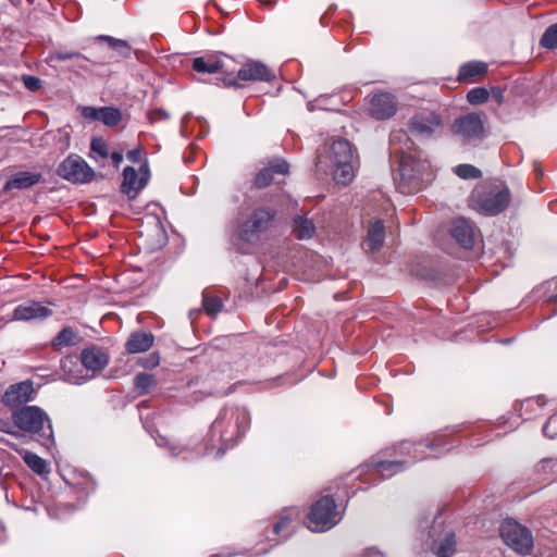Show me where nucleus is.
Wrapping results in <instances>:
<instances>
[{"label":"nucleus","mask_w":557,"mask_h":557,"mask_svg":"<svg viewBox=\"0 0 557 557\" xmlns=\"http://www.w3.org/2000/svg\"><path fill=\"white\" fill-rule=\"evenodd\" d=\"M449 448L441 433L428 435L419 442L401 441L372 456L362 466L360 474L364 476V482L375 484L383 479L392 478L409 465L429 457H437Z\"/></svg>","instance_id":"f257e3e1"},{"label":"nucleus","mask_w":557,"mask_h":557,"mask_svg":"<svg viewBox=\"0 0 557 557\" xmlns=\"http://www.w3.org/2000/svg\"><path fill=\"white\" fill-rule=\"evenodd\" d=\"M250 414L243 407H224L211 424L205 449L198 455L222 456L233 443L246 432Z\"/></svg>","instance_id":"f03ea898"},{"label":"nucleus","mask_w":557,"mask_h":557,"mask_svg":"<svg viewBox=\"0 0 557 557\" xmlns=\"http://www.w3.org/2000/svg\"><path fill=\"white\" fill-rule=\"evenodd\" d=\"M511 199L509 188L495 182L476 187L470 196V206L473 210L485 215H496L503 212Z\"/></svg>","instance_id":"7ed1b4c3"},{"label":"nucleus","mask_w":557,"mask_h":557,"mask_svg":"<svg viewBox=\"0 0 557 557\" xmlns=\"http://www.w3.org/2000/svg\"><path fill=\"white\" fill-rule=\"evenodd\" d=\"M12 421L16 428L26 433L38 434L42 437H52V425L48 414L37 406H24L12 413Z\"/></svg>","instance_id":"20e7f679"},{"label":"nucleus","mask_w":557,"mask_h":557,"mask_svg":"<svg viewBox=\"0 0 557 557\" xmlns=\"http://www.w3.org/2000/svg\"><path fill=\"white\" fill-rule=\"evenodd\" d=\"M342 520V513L337 509L332 496H323L310 508L307 528L312 532H326Z\"/></svg>","instance_id":"39448f33"},{"label":"nucleus","mask_w":557,"mask_h":557,"mask_svg":"<svg viewBox=\"0 0 557 557\" xmlns=\"http://www.w3.org/2000/svg\"><path fill=\"white\" fill-rule=\"evenodd\" d=\"M499 534L503 542L519 555H530L534 547V539L530 529L515 519H505L499 527Z\"/></svg>","instance_id":"423d86ee"},{"label":"nucleus","mask_w":557,"mask_h":557,"mask_svg":"<svg viewBox=\"0 0 557 557\" xmlns=\"http://www.w3.org/2000/svg\"><path fill=\"white\" fill-rule=\"evenodd\" d=\"M276 212L268 208L255 209L238 226V238L245 243H256L261 234L265 233L273 224Z\"/></svg>","instance_id":"0eeeda50"},{"label":"nucleus","mask_w":557,"mask_h":557,"mask_svg":"<svg viewBox=\"0 0 557 557\" xmlns=\"http://www.w3.org/2000/svg\"><path fill=\"white\" fill-rule=\"evenodd\" d=\"M57 174L73 184H86L95 177V171L78 154H69L58 166Z\"/></svg>","instance_id":"6e6552de"},{"label":"nucleus","mask_w":557,"mask_h":557,"mask_svg":"<svg viewBox=\"0 0 557 557\" xmlns=\"http://www.w3.org/2000/svg\"><path fill=\"white\" fill-rule=\"evenodd\" d=\"M274 77L273 72L262 62L248 61L236 74L226 73L223 82L226 86L243 87L247 82H269Z\"/></svg>","instance_id":"1a4fd4ad"},{"label":"nucleus","mask_w":557,"mask_h":557,"mask_svg":"<svg viewBox=\"0 0 557 557\" xmlns=\"http://www.w3.org/2000/svg\"><path fill=\"white\" fill-rule=\"evenodd\" d=\"M150 172L147 161L139 168L137 172L132 166H126L123 171V181L121 191L128 199H135L138 194L146 187L149 182Z\"/></svg>","instance_id":"9d476101"},{"label":"nucleus","mask_w":557,"mask_h":557,"mask_svg":"<svg viewBox=\"0 0 557 557\" xmlns=\"http://www.w3.org/2000/svg\"><path fill=\"white\" fill-rule=\"evenodd\" d=\"M369 114L375 120H387L397 112V101L389 92H374L369 98Z\"/></svg>","instance_id":"9b49d317"},{"label":"nucleus","mask_w":557,"mask_h":557,"mask_svg":"<svg viewBox=\"0 0 557 557\" xmlns=\"http://www.w3.org/2000/svg\"><path fill=\"white\" fill-rule=\"evenodd\" d=\"M35 394L33 381L26 380L10 385L2 395L1 401L9 408H17L33 400Z\"/></svg>","instance_id":"f8f14e48"},{"label":"nucleus","mask_w":557,"mask_h":557,"mask_svg":"<svg viewBox=\"0 0 557 557\" xmlns=\"http://www.w3.org/2000/svg\"><path fill=\"white\" fill-rule=\"evenodd\" d=\"M354 158L350 143L346 139H338L332 143L326 157H318L317 166L326 171L329 166L354 160Z\"/></svg>","instance_id":"ddd939ff"},{"label":"nucleus","mask_w":557,"mask_h":557,"mask_svg":"<svg viewBox=\"0 0 557 557\" xmlns=\"http://www.w3.org/2000/svg\"><path fill=\"white\" fill-rule=\"evenodd\" d=\"M454 133L465 139H476L483 135V122L475 113L457 119L453 125Z\"/></svg>","instance_id":"4468645a"},{"label":"nucleus","mask_w":557,"mask_h":557,"mask_svg":"<svg viewBox=\"0 0 557 557\" xmlns=\"http://www.w3.org/2000/svg\"><path fill=\"white\" fill-rule=\"evenodd\" d=\"M52 314V310L37 301H27L18 305L12 312L13 321L45 320Z\"/></svg>","instance_id":"2eb2a0df"},{"label":"nucleus","mask_w":557,"mask_h":557,"mask_svg":"<svg viewBox=\"0 0 557 557\" xmlns=\"http://www.w3.org/2000/svg\"><path fill=\"white\" fill-rule=\"evenodd\" d=\"M441 124L442 119L440 114L434 111H428L416 114L409 123V128L416 135L430 136Z\"/></svg>","instance_id":"dca6fc26"},{"label":"nucleus","mask_w":557,"mask_h":557,"mask_svg":"<svg viewBox=\"0 0 557 557\" xmlns=\"http://www.w3.org/2000/svg\"><path fill=\"white\" fill-rule=\"evenodd\" d=\"M63 379L72 384H81L90 379L86 375V369L77 355H69L61 360Z\"/></svg>","instance_id":"f3484780"},{"label":"nucleus","mask_w":557,"mask_h":557,"mask_svg":"<svg viewBox=\"0 0 557 557\" xmlns=\"http://www.w3.org/2000/svg\"><path fill=\"white\" fill-rule=\"evenodd\" d=\"M42 181V174L39 172L20 171L10 175L2 191L8 193L13 189H28Z\"/></svg>","instance_id":"a211bd4d"},{"label":"nucleus","mask_w":557,"mask_h":557,"mask_svg":"<svg viewBox=\"0 0 557 557\" xmlns=\"http://www.w3.org/2000/svg\"><path fill=\"white\" fill-rule=\"evenodd\" d=\"M450 235L463 248H472L475 239V228L468 220L459 218L451 222Z\"/></svg>","instance_id":"6ab92c4d"},{"label":"nucleus","mask_w":557,"mask_h":557,"mask_svg":"<svg viewBox=\"0 0 557 557\" xmlns=\"http://www.w3.org/2000/svg\"><path fill=\"white\" fill-rule=\"evenodd\" d=\"M132 52L133 49L126 40L107 35V63H122L131 59Z\"/></svg>","instance_id":"aec40b11"},{"label":"nucleus","mask_w":557,"mask_h":557,"mask_svg":"<svg viewBox=\"0 0 557 557\" xmlns=\"http://www.w3.org/2000/svg\"><path fill=\"white\" fill-rule=\"evenodd\" d=\"M299 520L300 510L297 507L285 508L281 512L278 521L273 525L272 533L285 541L294 531L293 523Z\"/></svg>","instance_id":"412c9836"},{"label":"nucleus","mask_w":557,"mask_h":557,"mask_svg":"<svg viewBox=\"0 0 557 557\" xmlns=\"http://www.w3.org/2000/svg\"><path fill=\"white\" fill-rule=\"evenodd\" d=\"M288 164L284 160H274L267 168L259 171L255 177V186L264 188L275 181V175L288 174Z\"/></svg>","instance_id":"4be33fe9"},{"label":"nucleus","mask_w":557,"mask_h":557,"mask_svg":"<svg viewBox=\"0 0 557 557\" xmlns=\"http://www.w3.org/2000/svg\"><path fill=\"white\" fill-rule=\"evenodd\" d=\"M487 73V64L481 61H471L460 66L458 81L463 83H476Z\"/></svg>","instance_id":"5701e85b"},{"label":"nucleus","mask_w":557,"mask_h":557,"mask_svg":"<svg viewBox=\"0 0 557 557\" xmlns=\"http://www.w3.org/2000/svg\"><path fill=\"white\" fill-rule=\"evenodd\" d=\"M385 227L382 221H374L368 228V235L363 243V247L367 251L379 250L384 242Z\"/></svg>","instance_id":"b1692460"},{"label":"nucleus","mask_w":557,"mask_h":557,"mask_svg":"<svg viewBox=\"0 0 557 557\" xmlns=\"http://www.w3.org/2000/svg\"><path fill=\"white\" fill-rule=\"evenodd\" d=\"M224 67V60L218 57L196 58L193 62V69L198 73H216Z\"/></svg>","instance_id":"393cba45"},{"label":"nucleus","mask_w":557,"mask_h":557,"mask_svg":"<svg viewBox=\"0 0 557 557\" xmlns=\"http://www.w3.org/2000/svg\"><path fill=\"white\" fill-rule=\"evenodd\" d=\"M456 549V539L453 532H446L441 540H434L432 550L438 557H450Z\"/></svg>","instance_id":"a878e982"},{"label":"nucleus","mask_w":557,"mask_h":557,"mask_svg":"<svg viewBox=\"0 0 557 557\" xmlns=\"http://www.w3.org/2000/svg\"><path fill=\"white\" fill-rule=\"evenodd\" d=\"M82 342L81 334L71 326L63 327L52 339L54 347H73Z\"/></svg>","instance_id":"bb28decb"},{"label":"nucleus","mask_w":557,"mask_h":557,"mask_svg":"<svg viewBox=\"0 0 557 557\" xmlns=\"http://www.w3.org/2000/svg\"><path fill=\"white\" fill-rule=\"evenodd\" d=\"M100 350H82V355L79 356L82 364L86 369V375H90V377L95 374L96 371L101 370L103 367V360L100 356Z\"/></svg>","instance_id":"cd10ccee"},{"label":"nucleus","mask_w":557,"mask_h":557,"mask_svg":"<svg viewBox=\"0 0 557 557\" xmlns=\"http://www.w3.org/2000/svg\"><path fill=\"white\" fill-rule=\"evenodd\" d=\"M15 450L22 456L25 463L35 473L39 475H44L49 473V467L48 462L39 457L38 455L30 453L28 450L24 449H16Z\"/></svg>","instance_id":"c85d7f7f"},{"label":"nucleus","mask_w":557,"mask_h":557,"mask_svg":"<svg viewBox=\"0 0 557 557\" xmlns=\"http://www.w3.org/2000/svg\"><path fill=\"white\" fill-rule=\"evenodd\" d=\"M202 309L211 318H215L223 309V300L212 290H203Z\"/></svg>","instance_id":"c756f323"},{"label":"nucleus","mask_w":557,"mask_h":557,"mask_svg":"<svg viewBox=\"0 0 557 557\" xmlns=\"http://www.w3.org/2000/svg\"><path fill=\"white\" fill-rule=\"evenodd\" d=\"M333 172L334 180L338 184L347 185L354 178V160H349L346 162H339V164L329 166Z\"/></svg>","instance_id":"7c9ffc66"},{"label":"nucleus","mask_w":557,"mask_h":557,"mask_svg":"<svg viewBox=\"0 0 557 557\" xmlns=\"http://www.w3.org/2000/svg\"><path fill=\"white\" fill-rule=\"evenodd\" d=\"M534 473L541 481H546L557 475V459L543 458L534 467Z\"/></svg>","instance_id":"2f4dec72"},{"label":"nucleus","mask_w":557,"mask_h":557,"mask_svg":"<svg viewBox=\"0 0 557 557\" xmlns=\"http://www.w3.org/2000/svg\"><path fill=\"white\" fill-rule=\"evenodd\" d=\"M315 227L313 223L304 216L294 220L293 233L298 239H309L314 235Z\"/></svg>","instance_id":"473e14b6"},{"label":"nucleus","mask_w":557,"mask_h":557,"mask_svg":"<svg viewBox=\"0 0 557 557\" xmlns=\"http://www.w3.org/2000/svg\"><path fill=\"white\" fill-rule=\"evenodd\" d=\"M129 120L126 111H121L117 108L107 107V127H124Z\"/></svg>","instance_id":"72a5a7b5"},{"label":"nucleus","mask_w":557,"mask_h":557,"mask_svg":"<svg viewBox=\"0 0 557 557\" xmlns=\"http://www.w3.org/2000/svg\"><path fill=\"white\" fill-rule=\"evenodd\" d=\"M153 343L154 338L150 332H136L129 337L126 348H151Z\"/></svg>","instance_id":"f704fd0d"},{"label":"nucleus","mask_w":557,"mask_h":557,"mask_svg":"<svg viewBox=\"0 0 557 557\" xmlns=\"http://www.w3.org/2000/svg\"><path fill=\"white\" fill-rule=\"evenodd\" d=\"M134 385L138 395H146L156 385V380L151 374L138 373L134 379Z\"/></svg>","instance_id":"c9c22d12"},{"label":"nucleus","mask_w":557,"mask_h":557,"mask_svg":"<svg viewBox=\"0 0 557 557\" xmlns=\"http://www.w3.org/2000/svg\"><path fill=\"white\" fill-rule=\"evenodd\" d=\"M488 98L490 91L483 87L473 88L467 94L468 102L474 106L486 102Z\"/></svg>","instance_id":"e433bc0d"},{"label":"nucleus","mask_w":557,"mask_h":557,"mask_svg":"<svg viewBox=\"0 0 557 557\" xmlns=\"http://www.w3.org/2000/svg\"><path fill=\"white\" fill-rule=\"evenodd\" d=\"M456 175L460 178H479L481 177V171L471 164H459L454 169Z\"/></svg>","instance_id":"4c0bfd02"},{"label":"nucleus","mask_w":557,"mask_h":557,"mask_svg":"<svg viewBox=\"0 0 557 557\" xmlns=\"http://www.w3.org/2000/svg\"><path fill=\"white\" fill-rule=\"evenodd\" d=\"M541 45L548 49L557 47V24L550 25L541 38Z\"/></svg>","instance_id":"58836bf2"},{"label":"nucleus","mask_w":557,"mask_h":557,"mask_svg":"<svg viewBox=\"0 0 557 557\" xmlns=\"http://www.w3.org/2000/svg\"><path fill=\"white\" fill-rule=\"evenodd\" d=\"M82 115L89 122L101 121L104 122V108L83 107L81 109Z\"/></svg>","instance_id":"ea45409f"},{"label":"nucleus","mask_w":557,"mask_h":557,"mask_svg":"<svg viewBox=\"0 0 557 557\" xmlns=\"http://www.w3.org/2000/svg\"><path fill=\"white\" fill-rule=\"evenodd\" d=\"M89 157L95 160L104 159V140L101 137L91 140Z\"/></svg>","instance_id":"a19ab883"},{"label":"nucleus","mask_w":557,"mask_h":557,"mask_svg":"<svg viewBox=\"0 0 557 557\" xmlns=\"http://www.w3.org/2000/svg\"><path fill=\"white\" fill-rule=\"evenodd\" d=\"M536 405L537 409H541L545 405L543 396L535 398H527L521 403V416L527 414L529 411H534L533 407Z\"/></svg>","instance_id":"79ce46f5"},{"label":"nucleus","mask_w":557,"mask_h":557,"mask_svg":"<svg viewBox=\"0 0 557 557\" xmlns=\"http://www.w3.org/2000/svg\"><path fill=\"white\" fill-rule=\"evenodd\" d=\"M157 444L160 447H168L171 455L178 456L183 451L187 449V446H182L181 444L171 443L168 438L160 436L157 440Z\"/></svg>","instance_id":"37998d69"},{"label":"nucleus","mask_w":557,"mask_h":557,"mask_svg":"<svg viewBox=\"0 0 557 557\" xmlns=\"http://www.w3.org/2000/svg\"><path fill=\"white\" fill-rule=\"evenodd\" d=\"M160 362V356L156 350L150 351L148 357H138L136 359V363L140 364L143 368H154Z\"/></svg>","instance_id":"c03bdc74"},{"label":"nucleus","mask_w":557,"mask_h":557,"mask_svg":"<svg viewBox=\"0 0 557 557\" xmlns=\"http://www.w3.org/2000/svg\"><path fill=\"white\" fill-rule=\"evenodd\" d=\"M543 433L549 438L557 437V414L552 416L543 426Z\"/></svg>","instance_id":"a18cd8bd"},{"label":"nucleus","mask_w":557,"mask_h":557,"mask_svg":"<svg viewBox=\"0 0 557 557\" xmlns=\"http://www.w3.org/2000/svg\"><path fill=\"white\" fill-rule=\"evenodd\" d=\"M22 81L24 86L30 91H36L41 87V81L36 76L23 75Z\"/></svg>","instance_id":"49530a36"},{"label":"nucleus","mask_w":557,"mask_h":557,"mask_svg":"<svg viewBox=\"0 0 557 557\" xmlns=\"http://www.w3.org/2000/svg\"><path fill=\"white\" fill-rule=\"evenodd\" d=\"M54 58L60 61L71 60V59H82L81 53L74 51H57Z\"/></svg>","instance_id":"de8ad7c7"},{"label":"nucleus","mask_w":557,"mask_h":557,"mask_svg":"<svg viewBox=\"0 0 557 557\" xmlns=\"http://www.w3.org/2000/svg\"><path fill=\"white\" fill-rule=\"evenodd\" d=\"M169 119V114L168 112H165L164 110H161V109H156V110H152L150 113H149V120L154 123V122H159V121H162V120H168Z\"/></svg>","instance_id":"09e8293b"},{"label":"nucleus","mask_w":557,"mask_h":557,"mask_svg":"<svg viewBox=\"0 0 557 557\" xmlns=\"http://www.w3.org/2000/svg\"><path fill=\"white\" fill-rule=\"evenodd\" d=\"M490 96H492L498 104L504 102V90L499 87H493L490 91Z\"/></svg>","instance_id":"8fccbe9b"},{"label":"nucleus","mask_w":557,"mask_h":557,"mask_svg":"<svg viewBox=\"0 0 557 557\" xmlns=\"http://www.w3.org/2000/svg\"><path fill=\"white\" fill-rule=\"evenodd\" d=\"M140 156H141V147H139V146L129 150L126 154L127 159L133 163L139 162Z\"/></svg>","instance_id":"3c124183"},{"label":"nucleus","mask_w":557,"mask_h":557,"mask_svg":"<svg viewBox=\"0 0 557 557\" xmlns=\"http://www.w3.org/2000/svg\"><path fill=\"white\" fill-rule=\"evenodd\" d=\"M400 137H406V134H403V133L394 134L391 138V149H392V153H394V154L400 153V149H398L396 146V140L399 139Z\"/></svg>","instance_id":"603ef678"},{"label":"nucleus","mask_w":557,"mask_h":557,"mask_svg":"<svg viewBox=\"0 0 557 557\" xmlns=\"http://www.w3.org/2000/svg\"><path fill=\"white\" fill-rule=\"evenodd\" d=\"M110 157L113 165L119 168L123 161V151H113Z\"/></svg>","instance_id":"864d4df0"},{"label":"nucleus","mask_w":557,"mask_h":557,"mask_svg":"<svg viewBox=\"0 0 557 557\" xmlns=\"http://www.w3.org/2000/svg\"><path fill=\"white\" fill-rule=\"evenodd\" d=\"M363 557H385V556L382 553H380L379 550L371 548L364 553Z\"/></svg>","instance_id":"5fc2aeb1"},{"label":"nucleus","mask_w":557,"mask_h":557,"mask_svg":"<svg viewBox=\"0 0 557 557\" xmlns=\"http://www.w3.org/2000/svg\"><path fill=\"white\" fill-rule=\"evenodd\" d=\"M129 352H146L147 350H138V349H135V350H128Z\"/></svg>","instance_id":"6e6d98bb"},{"label":"nucleus","mask_w":557,"mask_h":557,"mask_svg":"<svg viewBox=\"0 0 557 557\" xmlns=\"http://www.w3.org/2000/svg\"><path fill=\"white\" fill-rule=\"evenodd\" d=\"M231 392H232L231 389H227V392H219V393L224 395V394H228Z\"/></svg>","instance_id":"4d7b16f0"},{"label":"nucleus","mask_w":557,"mask_h":557,"mask_svg":"<svg viewBox=\"0 0 557 557\" xmlns=\"http://www.w3.org/2000/svg\"><path fill=\"white\" fill-rule=\"evenodd\" d=\"M278 543H280V541H275L272 546H276V545H278Z\"/></svg>","instance_id":"13d9d810"}]
</instances>
